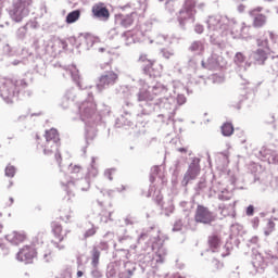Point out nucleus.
<instances>
[{"label": "nucleus", "instance_id": "nucleus-10", "mask_svg": "<svg viewBox=\"0 0 278 278\" xmlns=\"http://www.w3.org/2000/svg\"><path fill=\"white\" fill-rule=\"evenodd\" d=\"M194 8L197 2L194 0H185L184 8L179 11L178 23L181 29H186L188 23H194Z\"/></svg>", "mask_w": 278, "mask_h": 278}, {"label": "nucleus", "instance_id": "nucleus-37", "mask_svg": "<svg viewBox=\"0 0 278 278\" xmlns=\"http://www.w3.org/2000/svg\"><path fill=\"white\" fill-rule=\"evenodd\" d=\"M80 16H81V11L74 10L66 15L65 23H67V25H73V23H77V21H79Z\"/></svg>", "mask_w": 278, "mask_h": 278}, {"label": "nucleus", "instance_id": "nucleus-38", "mask_svg": "<svg viewBox=\"0 0 278 278\" xmlns=\"http://www.w3.org/2000/svg\"><path fill=\"white\" fill-rule=\"evenodd\" d=\"M63 100L66 101L65 104H61L63 110H68L70 102L75 101V89H70L63 96Z\"/></svg>", "mask_w": 278, "mask_h": 278}, {"label": "nucleus", "instance_id": "nucleus-31", "mask_svg": "<svg viewBox=\"0 0 278 278\" xmlns=\"http://www.w3.org/2000/svg\"><path fill=\"white\" fill-rule=\"evenodd\" d=\"M150 91L152 94L157 97L159 94H168V86H165L162 83H156L154 86H150Z\"/></svg>", "mask_w": 278, "mask_h": 278}, {"label": "nucleus", "instance_id": "nucleus-40", "mask_svg": "<svg viewBox=\"0 0 278 278\" xmlns=\"http://www.w3.org/2000/svg\"><path fill=\"white\" fill-rule=\"evenodd\" d=\"M208 245L210 249L207 251H211L212 253H217L218 247H220V239H218V236L208 237Z\"/></svg>", "mask_w": 278, "mask_h": 278}, {"label": "nucleus", "instance_id": "nucleus-35", "mask_svg": "<svg viewBox=\"0 0 278 278\" xmlns=\"http://www.w3.org/2000/svg\"><path fill=\"white\" fill-rule=\"evenodd\" d=\"M46 142H48V144L55 143V142H60V135L58 134V129L52 128L50 130H46Z\"/></svg>", "mask_w": 278, "mask_h": 278}, {"label": "nucleus", "instance_id": "nucleus-2", "mask_svg": "<svg viewBox=\"0 0 278 278\" xmlns=\"http://www.w3.org/2000/svg\"><path fill=\"white\" fill-rule=\"evenodd\" d=\"M230 23H233L235 27L237 28L236 29L237 34H242V31L247 29L245 23H242L241 26H238V24H236L233 21L229 22V18H227V16H222V15L208 16L206 21V25L208 29L211 45L220 47V42H223V39H220V36H223L225 31H228Z\"/></svg>", "mask_w": 278, "mask_h": 278}, {"label": "nucleus", "instance_id": "nucleus-36", "mask_svg": "<svg viewBox=\"0 0 278 278\" xmlns=\"http://www.w3.org/2000/svg\"><path fill=\"white\" fill-rule=\"evenodd\" d=\"M189 68H192V71H197L199 66H202V68H205V61L201 56H193L189 59L188 61Z\"/></svg>", "mask_w": 278, "mask_h": 278}, {"label": "nucleus", "instance_id": "nucleus-49", "mask_svg": "<svg viewBox=\"0 0 278 278\" xmlns=\"http://www.w3.org/2000/svg\"><path fill=\"white\" fill-rule=\"evenodd\" d=\"M269 38L273 43L271 53H278V38L273 31H268Z\"/></svg>", "mask_w": 278, "mask_h": 278}, {"label": "nucleus", "instance_id": "nucleus-20", "mask_svg": "<svg viewBox=\"0 0 278 278\" xmlns=\"http://www.w3.org/2000/svg\"><path fill=\"white\" fill-rule=\"evenodd\" d=\"M92 14L94 18L103 21L104 23L110 21V10H108V7H105L103 2H100L92 7Z\"/></svg>", "mask_w": 278, "mask_h": 278}, {"label": "nucleus", "instance_id": "nucleus-29", "mask_svg": "<svg viewBox=\"0 0 278 278\" xmlns=\"http://www.w3.org/2000/svg\"><path fill=\"white\" fill-rule=\"evenodd\" d=\"M138 239H134V237L129 235H124L118 237L119 244H123V247H128L129 249L135 250L136 249V242Z\"/></svg>", "mask_w": 278, "mask_h": 278}, {"label": "nucleus", "instance_id": "nucleus-3", "mask_svg": "<svg viewBox=\"0 0 278 278\" xmlns=\"http://www.w3.org/2000/svg\"><path fill=\"white\" fill-rule=\"evenodd\" d=\"M156 235L142 232L138 238V243L141 240H147L149 238V245L146 251H153L156 255V263L164 264L166 260V255H168V250L164 247V242H166V237L160 235V229L155 230Z\"/></svg>", "mask_w": 278, "mask_h": 278}, {"label": "nucleus", "instance_id": "nucleus-13", "mask_svg": "<svg viewBox=\"0 0 278 278\" xmlns=\"http://www.w3.org/2000/svg\"><path fill=\"white\" fill-rule=\"evenodd\" d=\"M155 112L163 110L169 114L177 112V98L174 96H165L155 100Z\"/></svg>", "mask_w": 278, "mask_h": 278}, {"label": "nucleus", "instance_id": "nucleus-56", "mask_svg": "<svg viewBox=\"0 0 278 278\" xmlns=\"http://www.w3.org/2000/svg\"><path fill=\"white\" fill-rule=\"evenodd\" d=\"M161 207H162V210H164L165 216H170V214H173V212H175V205L170 201L168 202L167 206H164V204H163Z\"/></svg>", "mask_w": 278, "mask_h": 278}, {"label": "nucleus", "instance_id": "nucleus-18", "mask_svg": "<svg viewBox=\"0 0 278 278\" xmlns=\"http://www.w3.org/2000/svg\"><path fill=\"white\" fill-rule=\"evenodd\" d=\"M226 62L223 55L212 53L205 62L204 68H207L208 71H218V68H223Z\"/></svg>", "mask_w": 278, "mask_h": 278}, {"label": "nucleus", "instance_id": "nucleus-45", "mask_svg": "<svg viewBox=\"0 0 278 278\" xmlns=\"http://www.w3.org/2000/svg\"><path fill=\"white\" fill-rule=\"evenodd\" d=\"M222 134L225 137H229L233 134V124L232 123H225L222 126Z\"/></svg>", "mask_w": 278, "mask_h": 278}, {"label": "nucleus", "instance_id": "nucleus-26", "mask_svg": "<svg viewBox=\"0 0 278 278\" xmlns=\"http://www.w3.org/2000/svg\"><path fill=\"white\" fill-rule=\"evenodd\" d=\"M33 68L36 73H38L39 75H45V71L47 70V64L45 63V60H42V58L40 56H36L34 59L33 56Z\"/></svg>", "mask_w": 278, "mask_h": 278}, {"label": "nucleus", "instance_id": "nucleus-61", "mask_svg": "<svg viewBox=\"0 0 278 278\" xmlns=\"http://www.w3.org/2000/svg\"><path fill=\"white\" fill-rule=\"evenodd\" d=\"M247 60V56H244V54L242 52H237L235 55V63L240 65V64H244Z\"/></svg>", "mask_w": 278, "mask_h": 278}, {"label": "nucleus", "instance_id": "nucleus-43", "mask_svg": "<svg viewBox=\"0 0 278 278\" xmlns=\"http://www.w3.org/2000/svg\"><path fill=\"white\" fill-rule=\"evenodd\" d=\"M150 42H155V45H168L170 39H168V35L157 34L153 40H150Z\"/></svg>", "mask_w": 278, "mask_h": 278}, {"label": "nucleus", "instance_id": "nucleus-22", "mask_svg": "<svg viewBox=\"0 0 278 278\" xmlns=\"http://www.w3.org/2000/svg\"><path fill=\"white\" fill-rule=\"evenodd\" d=\"M5 240L13 244V247H18V244H23L24 240H27V233L25 231H12L11 233L5 236Z\"/></svg>", "mask_w": 278, "mask_h": 278}, {"label": "nucleus", "instance_id": "nucleus-5", "mask_svg": "<svg viewBox=\"0 0 278 278\" xmlns=\"http://www.w3.org/2000/svg\"><path fill=\"white\" fill-rule=\"evenodd\" d=\"M25 88H27L25 79H7L0 86V97L7 103H13L14 97H18V93Z\"/></svg>", "mask_w": 278, "mask_h": 278}, {"label": "nucleus", "instance_id": "nucleus-42", "mask_svg": "<svg viewBox=\"0 0 278 278\" xmlns=\"http://www.w3.org/2000/svg\"><path fill=\"white\" fill-rule=\"evenodd\" d=\"M34 60V55H31V53L28 54V52H26V56H22L21 59H15L13 62H11L12 66H18V64H29V61Z\"/></svg>", "mask_w": 278, "mask_h": 278}, {"label": "nucleus", "instance_id": "nucleus-19", "mask_svg": "<svg viewBox=\"0 0 278 278\" xmlns=\"http://www.w3.org/2000/svg\"><path fill=\"white\" fill-rule=\"evenodd\" d=\"M43 153L46 155H53L59 164V166H61L62 164V154L60 153V141H55L54 143L51 142L49 143V141H46L45 146H43Z\"/></svg>", "mask_w": 278, "mask_h": 278}, {"label": "nucleus", "instance_id": "nucleus-57", "mask_svg": "<svg viewBox=\"0 0 278 278\" xmlns=\"http://www.w3.org/2000/svg\"><path fill=\"white\" fill-rule=\"evenodd\" d=\"M5 177H14L16 175V167L13 165H8L4 169Z\"/></svg>", "mask_w": 278, "mask_h": 278}, {"label": "nucleus", "instance_id": "nucleus-63", "mask_svg": "<svg viewBox=\"0 0 278 278\" xmlns=\"http://www.w3.org/2000/svg\"><path fill=\"white\" fill-rule=\"evenodd\" d=\"M260 242V238H257L256 236L252 237L250 240H248L247 242V247L249 249H255V247H257V243Z\"/></svg>", "mask_w": 278, "mask_h": 278}, {"label": "nucleus", "instance_id": "nucleus-51", "mask_svg": "<svg viewBox=\"0 0 278 278\" xmlns=\"http://www.w3.org/2000/svg\"><path fill=\"white\" fill-rule=\"evenodd\" d=\"M231 197H233V194L231 192H229V190H227V189L222 190L217 195L219 201H229V199H231Z\"/></svg>", "mask_w": 278, "mask_h": 278}, {"label": "nucleus", "instance_id": "nucleus-44", "mask_svg": "<svg viewBox=\"0 0 278 278\" xmlns=\"http://www.w3.org/2000/svg\"><path fill=\"white\" fill-rule=\"evenodd\" d=\"M27 31H28V24H25L24 26H21L17 28L15 36L17 40H25L27 38Z\"/></svg>", "mask_w": 278, "mask_h": 278}, {"label": "nucleus", "instance_id": "nucleus-25", "mask_svg": "<svg viewBox=\"0 0 278 278\" xmlns=\"http://www.w3.org/2000/svg\"><path fill=\"white\" fill-rule=\"evenodd\" d=\"M68 173L70 176L65 175V178L61 181H75L77 179H80V177H84V173L81 172V166L79 165H68Z\"/></svg>", "mask_w": 278, "mask_h": 278}, {"label": "nucleus", "instance_id": "nucleus-46", "mask_svg": "<svg viewBox=\"0 0 278 278\" xmlns=\"http://www.w3.org/2000/svg\"><path fill=\"white\" fill-rule=\"evenodd\" d=\"M140 220L138 219V217L134 214H128L125 218H124V223L127 227L129 226H134V225H138Z\"/></svg>", "mask_w": 278, "mask_h": 278}, {"label": "nucleus", "instance_id": "nucleus-55", "mask_svg": "<svg viewBox=\"0 0 278 278\" xmlns=\"http://www.w3.org/2000/svg\"><path fill=\"white\" fill-rule=\"evenodd\" d=\"M192 83L195 84V86H199V88H203V86H207V79L203 76L193 78Z\"/></svg>", "mask_w": 278, "mask_h": 278}, {"label": "nucleus", "instance_id": "nucleus-24", "mask_svg": "<svg viewBox=\"0 0 278 278\" xmlns=\"http://www.w3.org/2000/svg\"><path fill=\"white\" fill-rule=\"evenodd\" d=\"M263 162H268V164H278V151H273L268 148H262L260 151Z\"/></svg>", "mask_w": 278, "mask_h": 278}, {"label": "nucleus", "instance_id": "nucleus-14", "mask_svg": "<svg viewBox=\"0 0 278 278\" xmlns=\"http://www.w3.org/2000/svg\"><path fill=\"white\" fill-rule=\"evenodd\" d=\"M117 81L118 74H116L114 71H106L99 77L97 89L99 90V92H102V90H108V88H112V86H114Z\"/></svg>", "mask_w": 278, "mask_h": 278}, {"label": "nucleus", "instance_id": "nucleus-8", "mask_svg": "<svg viewBox=\"0 0 278 278\" xmlns=\"http://www.w3.org/2000/svg\"><path fill=\"white\" fill-rule=\"evenodd\" d=\"M268 262L273 264L274 270L278 275V257L273 254V251L270 250L265 251V256L261 253L255 254L252 261V266H254L256 273H260V269L264 270V268H266Z\"/></svg>", "mask_w": 278, "mask_h": 278}, {"label": "nucleus", "instance_id": "nucleus-32", "mask_svg": "<svg viewBox=\"0 0 278 278\" xmlns=\"http://www.w3.org/2000/svg\"><path fill=\"white\" fill-rule=\"evenodd\" d=\"M81 41L83 45L80 47H83L85 51H90V49H92L94 46V37H92L90 34H81Z\"/></svg>", "mask_w": 278, "mask_h": 278}, {"label": "nucleus", "instance_id": "nucleus-27", "mask_svg": "<svg viewBox=\"0 0 278 278\" xmlns=\"http://www.w3.org/2000/svg\"><path fill=\"white\" fill-rule=\"evenodd\" d=\"M52 232L54 233L55 238H58L59 242H62L64 238H66V235L68 233V230H62V225L58 222H53L51 224Z\"/></svg>", "mask_w": 278, "mask_h": 278}, {"label": "nucleus", "instance_id": "nucleus-59", "mask_svg": "<svg viewBox=\"0 0 278 278\" xmlns=\"http://www.w3.org/2000/svg\"><path fill=\"white\" fill-rule=\"evenodd\" d=\"M211 80L213 84H224L225 83V76L220 74H213L211 76Z\"/></svg>", "mask_w": 278, "mask_h": 278}, {"label": "nucleus", "instance_id": "nucleus-16", "mask_svg": "<svg viewBox=\"0 0 278 278\" xmlns=\"http://www.w3.org/2000/svg\"><path fill=\"white\" fill-rule=\"evenodd\" d=\"M36 255L37 252L34 245H25L17 252L16 260H18V262H25V264H31Z\"/></svg>", "mask_w": 278, "mask_h": 278}, {"label": "nucleus", "instance_id": "nucleus-58", "mask_svg": "<svg viewBox=\"0 0 278 278\" xmlns=\"http://www.w3.org/2000/svg\"><path fill=\"white\" fill-rule=\"evenodd\" d=\"M157 175H160V166L152 167L150 173L151 184H154L155 179L157 178Z\"/></svg>", "mask_w": 278, "mask_h": 278}, {"label": "nucleus", "instance_id": "nucleus-50", "mask_svg": "<svg viewBox=\"0 0 278 278\" xmlns=\"http://www.w3.org/2000/svg\"><path fill=\"white\" fill-rule=\"evenodd\" d=\"M143 73L148 75L150 79L155 77V74H153V63H151V61H148V64L143 66Z\"/></svg>", "mask_w": 278, "mask_h": 278}, {"label": "nucleus", "instance_id": "nucleus-64", "mask_svg": "<svg viewBox=\"0 0 278 278\" xmlns=\"http://www.w3.org/2000/svg\"><path fill=\"white\" fill-rule=\"evenodd\" d=\"M161 55H162V58H165V60H170V58H173V55H175V51L168 50V49H162Z\"/></svg>", "mask_w": 278, "mask_h": 278}, {"label": "nucleus", "instance_id": "nucleus-30", "mask_svg": "<svg viewBox=\"0 0 278 278\" xmlns=\"http://www.w3.org/2000/svg\"><path fill=\"white\" fill-rule=\"evenodd\" d=\"M189 51L195 53V55H202L205 51V42L201 40L193 41L189 47Z\"/></svg>", "mask_w": 278, "mask_h": 278}, {"label": "nucleus", "instance_id": "nucleus-41", "mask_svg": "<svg viewBox=\"0 0 278 278\" xmlns=\"http://www.w3.org/2000/svg\"><path fill=\"white\" fill-rule=\"evenodd\" d=\"M267 73H278V55L267 59Z\"/></svg>", "mask_w": 278, "mask_h": 278}, {"label": "nucleus", "instance_id": "nucleus-12", "mask_svg": "<svg viewBox=\"0 0 278 278\" xmlns=\"http://www.w3.org/2000/svg\"><path fill=\"white\" fill-rule=\"evenodd\" d=\"M201 175V159L193 157L188 166L187 172L184 175L181 186L186 187L190 181L197 179V176Z\"/></svg>", "mask_w": 278, "mask_h": 278}, {"label": "nucleus", "instance_id": "nucleus-6", "mask_svg": "<svg viewBox=\"0 0 278 278\" xmlns=\"http://www.w3.org/2000/svg\"><path fill=\"white\" fill-rule=\"evenodd\" d=\"M138 116V111L136 112L134 103L125 101L121 110V115L115 119V127L121 129H127V127H134V117Z\"/></svg>", "mask_w": 278, "mask_h": 278}, {"label": "nucleus", "instance_id": "nucleus-7", "mask_svg": "<svg viewBox=\"0 0 278 278\" xmlns=\"http://www.w3.org/2000/svg\"><path fill=\"white\" fill-rule=\"evenodd\" d=\"M31 0H13L9 9L11 21L14 23H23V20L29 16V5H31Z\"/></svg>", "mask_w": 278, "mask_h": 278}, {"label": "nucleus", "instance_id": "nucleus-34", "mask_svg": "<svg viewBox=\"0 0 278 278\" xmlns=\"http://www.w3.org/2000/svg\"><path fill=\"white\" fill-rule=\"evenodd\" d=\"M70 73L72 75L73 81H75L80 90H88V86H84V84L81 83V76H79V70H77V67H72Z\"/></svg>", "mask_w": 278, "mask_h": 278}, {"label": "nucleus", "instance_id": "nucleus-53", "mask_svg": "<svg viewBox=\"0 0 278 278\" xmlns=\"http://www.w3.org/2000/svg\"><path fill=\"white\" fill-rule=\"evenodd\" d=\"M257 47H261V49H263V51H267V53H270V51H273V49L268 47V39H258Z\"/></svg>", "mask_w": 278, "mask_h": 278}, {"label": "nucleus", "instance_id": "nucleus-47", "mask_svg": "<svg viewBox=\"0 0 278 278\" xmlns=\"http://www.w3.org/2000/svg\"><path fill=\"white\" fill-rule=\"evenodd\" d=\"M124 268H125V271L127 273L128 275V278L129 277H132L134 276V273H136V263L134 262H126L124 264Z\"/></svg>", "mask_w": 278, "mask_h": 278}, {"label": "nucleus", "instance_id": "nucleus-9", "mask_svg": "<svg viewBox=\"0 0 278 278\" xmlns=\"http://www.w3.org/2000/svg\"><path fill=\"white\" fill-rule=\"evenodd\" d=\"M108 38L109 40H119L122 45H125L126 47H129V45H134L136 42H140V39L136 38V35H134V31L126 30L121 31V27H114L111 28L108 31Z\"/></svg>", "mask_w": 278, "mask_h": 278}, {"label": "nucleus", "instance_id": "nucleus-60", "mask_svg": "<svg viewBox=\"0 0 278 278\" xmlns=\"http://www.w3.org/2000/svg\"><path fill=\"white\" fill-rule=\"evenodd\" d=\"M0 255H10V248L0 239Z\"/></svg>", "mask_w": 278, "mask_h": 278}, {"label": "nucleus", "instance_id": "nucleus-23", "mask_svg": "<svg viewBox=\"0 0 278 278\" xmlns=\"http://www.w3.org/2000/svg\"><path fill=\"white\" fill-rule=\"evenodd\" d=\"M134 16L136 13L131 14H116L115 15V25H119V27H131L134 25Z\"/></svg>", "mask_w": 278, "mask_h": 278}, {"label": "nucleus", "instance_id": "nucleus-4", "mask_svg": "<svg viewBox=\"0 0 278 278\" xmlns=\"http://www.w3.org/2000/svg\"><path fill=\"white\" fill-rule=\"evenodd\" d=\"M135 101H138L139 109L137 113V118H142V116H151L155 112L157 103L151 94V86L149 84H143V86L138 90L134 97Z\"/></svg>", "mask_w": 278, "mask_h": 278}, {"label": "nucleus", "instance_id": "nucleus-54", "mask_svg": "<svg viewBox=\"0 0 278 278\" xmlns=\"http://www.w3.org/2000/svg\"><path fill=\"white\" fill-rule=\"evenodd\" d=\"M97 229H99V228L92 224L91 227L89 229H87L84 233L85 240L88 238H92V236H94L97 233Z\"/></svg>", "mask_w": 278, "mask_h": 278}, {"label": "nucleus", "instance_id": "nucleus-17", "mask_svg": "<svg viewBox=\"0 0 278 278\" xmlns=\"http://www.w3.org/2000/svg\"><path fill=\"white\" fill-rule=\"evenodd\" d=\"M101 257V252L99 251V248L94 247L91 250V270L90 275L92 278H101L103 277V274L101 273V269H99V260Z\"/></svg>", "mask_w": 278, "mask_h": 278}, {"label": "nucleus", "instance_id": "nucleus-48", "mask_svg": "<svg viewBox=\"0 0 278 278\" xmlns=\"http://www.w3.org/2000/svg\"><path fill=\"white\" fill-rule=\"evenodd\" d=\"M247 99H253V92L252 91H247L241 93L240 99H239V103L236 105L237 110H240L242 106L240 105V103H242V101H247Z\"/></svg>", "mask_w": 278, "mask_h": 278}, {"label": "nucleus", "instance_id": "nucleus-39", "mask_svg": "<svg viewBox=\"0 0 278 278\" xmlns=\"http://www.w3.org/2000/svg\"><path fill=\"white\" fill-rule=\"evenodd\" d=\"M267 21H268V18L266 17V15L256 14V15H254V18H253V27H255L256 29H260V28L264 27V25H266Z\"/></svg>", "mask_w": 278, "mask_h": 278}, {"label": "nucleus", "instance_id": "nucleus-52", "mask_svg": "<svg viewBox=\"0 0 278 278\" xmlns=\"http://www.w3.org/2000/svg\"><path fill=\"white\" fill-rule=\"evenodd\" d=\"M68 41L73 47H76V49H79V47L84 45L81 41V34L78 37H70Z\"/></svg>", "mask_w": 278, "mask_h": 278}, {"label": "nucleus", "instance_id": "nucleus-28", "mask_svg": "<svg viewBox=\"0 0 278 278\" xmlns=\"http://www.w3.org/2000/svg\"><path fill=\"white\" fill-rule=\"evenodd\" d=\"M3 53L4 55H8L9 58H18L21 55H24L27 53V49H22V52H18L16 48L10 47L8 43L3 46Z\"/></svg>", "mask_w": 278, "mask_h": 278}, {"label": "nucleus", "instance_id": "nucleus-1", "mask_svg": "<svg viewBox=\"0 0 278 278\" xmlns=\"http://www.w3.org/2000/svg\"><path fill=\"white\" fill-rule=\"evenodd\" d=\"M88 98L78 104V112L80 121L85 123V138L86 143L90 144L97 138V125L101 123V115L97 113V103H94V96L88 92Z\"/></svg>", "mask_w": 278, "mask_h": 278}, {"label": "nucleus", "instance_id": "nucleus-15", "mask_svg": "<svg viewBox=\"0 0 278 278\" xmlns=\"http://www.w3.org/2000/svg\"><path fill=\"white\" fill-rule=\"evenodd\" d=\"M194 220L202 225H212L215 220L214 213L206 206L199 204L195 210Z\"/></svg>", "mask_w": 278, "mask_h": 278}, {"label": "nucleus", "instance_id": "nucleus-21", "mask_svg": "<svg viewBox=\"0 0 278 278\" xmlns=\"http://www.w3.org/2000/svg\"><path fill=\"white\" fill-rule=\"evenodd\" d=\"M268 51L258 48L250 53V60H252L254 64L262 66L268 61Z\"/></svg>", "mask_w": 278, "mask_h": 278}, {"label": "nucleus", "instance_id": "nucleus-33", "mask_svg": "<svg viewBox=\"0 0 278 278\" xmlns=\"http://www.w3.org/2000/svg\"><path fill=\"white\" fill-rule=\"evenodd\" d=\"M99 175V168L97 167V159L94 156L91 157L90 166L87 168V179H94Z\"/></svg>", "mask_w": 278, "mask_h": 278}, {"label": "nucleus", "instance_id": "nucleus-62", "mask_svg": "<svg viewBox=\"0 0 278 278\" xmlns=\"http://www.w3.org/2000/svg\"><path fill=\"white\" fill-rule=\"evenodd\" d=\"M181 166H182L181 161L176 160L174 162V173H173V175H175L176 177L179 176V173H181Z\"/></svg>", "mask_w": 278, "mask_h": 278}, {"label": "nucleus", "instance_id": "nucleus-11", "mask_svg": "<svg viewBox=\"0 0 278 278\" xmlns=\"http://www.w3.org/2000/svg\"><path fill=\"white\" fill-rule=\"evenodd\" d=\"M61 186L67 194H71L75 188L81 192H88L90 190V180L87 177L76 178V180H62Z\"/></svg>", "mask_w": 278, "mask_h": 278}]
</instances>
